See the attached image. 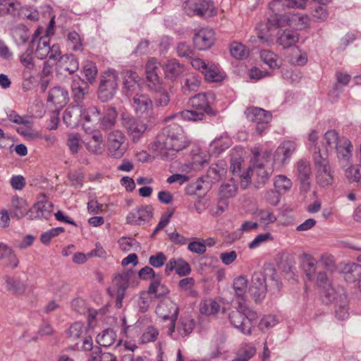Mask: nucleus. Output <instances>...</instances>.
<instances>
[{
    "label": "nucleus",
    "mask_w": 361,
    "mask_h": 361,
    "mask_svg": "<svg viewBox=\"0 0 361 361\" xmlns=\"http://www.w3.org/2000/svg\"><path fill=\"white\" fill-rule=\"evenodd\" d=\"M150 145L162 159H172L177 152L188 147V142L182 127L173 123L164 128Z\"/></svg>",
    "instance_id": "obj_1"
},
{
    "label": "nucleus",
    "mask_w": 361,
    "mask_h": 361,
    "mask_svg": "<svg viewBox=\"0 0 361 361\" xmlns=\"http://www.w3.org/2000/svg\"><path fill=\"white\" fill-rule=\"evenodd\" d=\"M215 99V94L212 92L200 93L191 97L189 100L190 105L194 110H184L174 114L165 118L168 122L173 119H183L188 121H199L204 118L205 114L212 116L215 114L211 107V104Z\"/></svg>",
    "instance_id": "obj_2"
},
{
    "label": "nucleus",
    "mask_w": 361,
    "mask_h": 361,
    "mask_svg": "<svg viewBox=\"0 0 361 361\" xmlns=\"http://www.w3.org/2000/svg\"><path fill=\"white\" fill-rule=\"evenodd\" d=\"M252 153V165L247 169L246 174L243 176L245 184L243 182L241 186L244 188L248 185L251 176L256 182V186L260 188L268 181L273 172L271 151L265 150L260 154L257 149H253Z\"/></svg>",
    "instance_id": "obj_3"
},
{
    "label": "nucleus",
    "mask_w": 361,
    "mask_h": 361,
    "mask_svg": "<svg viewBox=\"0 0 361 361\" xmlns=\"http://www.w3.org/2000/svg\"><path fill=\"white\" fill-rule=\"evenodd\" d=\"M323 145L326 151L335 149L337 161L341 169H345L353 163V145L345 137H340L334 130L325 133Z\"/></svg>",
    "instance_id": "obj_4"
},
{
    "label": "nucleus",
    "mask_w": 361,
    "mask_h": 361,
    "mask_svg": "<svg viewBox=\"0 0 361 361\" xmlns=\"http://www.w3.org/2000/svg\"><path fill=\"white\" fill-rule=\"evenodd\" d=\"M238 303L236 310L229 314V321L232 326L241 333L250 335L253 323L257 319V314L250 309L245 302L238 301Z\"/></svg>",
    "instance_id": "obj_5"
},
{
    "label": "nucleus",
    "mask_w": 361,
    "mask_h": 361,
    "mask_svg": "<svg viewBox=\"0 0 361 361\" xmlns=\"http://www.w3.org/2000/svg\"><path fill=\"white\" fill-rule=\"evenodd\" d=\"M169 306L171 310H173L171 314L163 315L164 320L169 319L171 321L170 327L167 332L168 335L175 340L188 336L194 329V319L188 316L181 317L176 325V321L178 315V307L173 302H171Z\"/></svg>",
    "instance_id": "obj_6"
},
{
    "label": "nucleus",
    "mask_w": 361,
    "mask_h": 361,
    "mask_svg": "<svg viewBox=\"0 0 361 361\" xmlns=\"http://www.w3.org/2000/svg\"><path fill=\"white\" fill-rule=\"evenodd\" d=\"M313 159L316 170L317 183L322 187L331 185L334 180L333 171L326 153L319 150L313 154Z\"/></svg>",
    "instance_id": "obj_7"
},
{
    "label": "nucleus",
    "mask_w": 361,
    "mask_h": 361,
    "mask_svg": "<svg viewBox=\"0 0 361 361\" xmlns=\"http://www.w3.org/2000/svg\"><path fill=\"white\" fill-rule=\"evenodd\" d=\"M316 283L321 289V295L324 298L325 302L338 301L343 295H346L343 287L336 286L324 271H319L317 274Z\"/></svg>",
    "instance_id": "obj_8"
},
{
    "label": "nucleus",
    "mask_w": 361,
    "mask_h": 361,
    "mask_svg": "<svg viewBox=\"0 0 361 361\" xmlns=\"http://www.w3.org/2000/svg\"><path fill=\"white\" fill-rule=\"evenodd\" d=\"M118 80L115 71L110 70L102 73L98 90V97L102 102H107L114 97L118 88Z\"/></svg>",
    "instance_id": "obj_9"
},
{
    "label": "nucleus",
    "mask_w": 361,
    "mask_h": 361,
    "mask_svg": "<svg viewBox=\"0 0 361 361\" xmlns=\"http://www.w3.org/2000/svg\"><path fill=\"white\" fill-rule=\"evenodd\" d=\"M183 10L189 16H208L216 14L213 1L210 0H187L183 4Z\"/></svg>",
    "instance_id": "obj_10"
},
{
    "label": "nucleus",
    "mask_w": 361,
    "mask_h": 361,
    "mask_svg": "<svg viewBox=\"0 0 361 361\" xmlns=\"http://www.w3.org/2000/svg\"><path fill=\"white\" fill-rule=\"evenodd\" d=\"M35 55L40 60L49 58V60H57L61 54L58 44L50 46V39L47 35H43L39 38L35 44Z\"/></svg>",
    "instance_id": "obj_11"
},
{
    "label": "nucleus",
    "mask_w": 361,
    "mask_h": 361,
    "mask_svg": "<svg viewBox=\"0 0 361 361\" xmlns=\"http://www.w3.org/2000/svg\"><path fill=\"white\" fill-rule=\"evenodd\" d=\"M121 123L134 142L139 141L147 130L142 121L129 115H121Z\"/></svg>",
    "instance_id": "obj_12"
},
{
    "label": "nucleus",
    "mask_w": 361,
    "mask_h": 361,
    "mask_svg": "<svg viewBox=\"0 0 361 361\" xmlns=\"http://www.w3.org/2000/svg\"><path fill=\"white\" fill-rule=\"evenodd\" d=\"M129 274L127 272H123L116 275L113 280V288L108 290L111 295L115 296L116 306L118 308L122 307L126 290L129 286Z\"/></svg>",
    "instance_id": "obj_13"
},
{
    "label": "nucleus",
    "mask_w": 361,
    "mask_h": 361,
    "mask_svg": "<svg viewBox=\"0 0 361 361\" xmlns=\"http://www.w3.org/2000/svg\"><path fill=\"white\" fill-rule=\"evenodd\" d=\"M297 149V144L292 140L283 142L273 155V164L278 166L286 165Z\"/></svg>",
    "instance_id": "obj_14"
},
{
    "label": "nucleus",
    "mask_w": 361,
    "mask_h": 361,
    "mask_svg": "<svg viewBox=\"0 0 361 361\" xmlns=\"http://www.w3.org/2000/svg\"><path fill=\"white\" fill-rule=\"evenodd\" d=\"M125 136L120 130L111 131L107 138V147L109 155L120 159L126 152L124 146Z\"/></svg>",
    "instance_id": "obj_15"
},
{
    "label": "nucleus",
    "mask_w": 361,
    "mask_h": 361,
    "mask_svg": "<svg viewBox=\"0 0 361 361\" xmlns=\"http://www.w3.org/2000/svg\"><path fill=\"white\" fill-rule=\"evenodd\" d=\"M279 26L289 25L298 30H304L310 25V18L307 15L288 13L277 18Z\"/></svg>",
    "instance_id": "obj_16"
},
{
    "label": "nucleus",
    "mask_w": 361,
    "mask_h": 361,
    "mask_svg": "<svg viewBox=\"0 0 361 361\" xmlns=\"http://www.w3.org/2000/svg\"><path fill=\"white\" fill-rule=\"evenodd\" d=\"M154 209L152 205H141L133 209L127 216L126 221L129 224L140 225L142 222L149 221L153 216Z\"/></svg>",
    "instance_id": "obj_17"
},
{
    "label": "nucleus",
    "mask_w": 361,
    "mask_h": 361,
    "mask_svg": "<svg viewBox=\"0 0 361 361\" xmlns=\"http://www.w3.org/2000/svg\"><path fill=\"white\" fill-rule=\"evenodd\" d=\"M214 42V32L209 27H203L197 30L193 37L195 47L199 50L209 49Z\"/></svg>",
    "instance_id": "obj_18"
},
{
    "label": "nucleus",
    "mask_w": 361,
    "mask_h": 361,
    "mask_svg": "<svg viewBox=\"0 0 361 361\" xmlns=\"http://www.w3.org/2000/svg\"><path fill=\"white\" fill-rule=\"evenodd\" d=\"M160 63L154 58L150 59L145 66L146 83L149 89H156L162 82L159 73Z\"/></svg>",
    "instance_id": "obj_19"
},
{
    "label": "nucleus",
    "mask_w": 361,
    "mask_h": 361,
    "mask_svg": "<svg viewBox=\"0 0 361 361\" xmlns=\"http://www.w3.org/2000/svg\"><path fill=\"white\" fill-rule=\"evenodd\" d=\"M249 291L256 302L264 299L267 293L265 279L261 273H255L252 277Z\"/></svg>",
    "instance_id": "obj_20"
},
{
    "label": "nucleus",
    "mask_w": 361,
    "mask_h": 361,
    "mask_svg": "<svg viewBox=\"0 0 361 361\" xmlns=\"http://www.w3.org/2000/svg\"><path fill=\"white\" fill-rule=\"evenodd\" d=\"M123 94L130 98L137 92L140 91V87L138 83V75L132 71H126L123 72Z\"/></svg>",
    "instance_id": "obj_21"
},
{
    "label": "nucleus",
    "mask_w": 361,
    "mask_h": 361,
    "mask_svg": "<svg viewBox=\"0 0 361 361\" xmlns=\"http://www.w3.org/2000/svg\"><path fill=\"white\" fill-rule=\"evenodd\" d=\"M343 271L345 280L361 291V265L354 262L348 263L343 267Z\"/></svg>",
    "instance_id": "obj_22"
},
{
    "label": "nucleus",
    "mask_w": 361,
    "mask_h": 361,
    "mask_svg": "<svg viewBox=\"0 0 361 361\" xmlns=\"http://www.w3.org/2000/svg\"><path fill=\"white\" fill-rule=\"evenodd\" d=\"M298 178L300 181L301 188L307 191L310 189L312 178V170L308 161L301 159L296 164Z\"/></svg>",
    "instance_id": "obj_23"
},
{
    "label": "nucleus",
    "mask_w": 361,
    "mask_h": 361,
    "mask_svg": "<svg viewBox=\"0 0 361 361\" xmlns=\"http://www.w3.org/2000/svg\"><path fill=\"white\" fill-rule=\"evenodd\" d=\"M174 270L180 276H188L191 272L190 264L182 258H172L166 263L164 270L166 275H170Z\"/></svg>",
    "instance_id": "obj_24"
},
{
    "label": "nucleus",
    "mask_w": 361,
    "mask_h": 361,
    "mask_svg": "<svg viewBox=\"0 0 361 361\" xmlns=\"http://www.w3.org/2000/svg\"><path fill=\"white\" fill-rule=\"evenodd\" d=\"M82 106L80 105L68 106L63 112V119L68 127L74 128L82 121Z\"/></svg>",
    "instance_id": "obj_25"
},
{
    "label": "nucleus",
    "mask_w": 361,
    "mask_h": 361,
    "mask_svg": "<svg viewBox=\"0 0 361 361\" xmlns=\"http://www.w3.org/2000/svg\"><path fill=\"white\" fill-rule=\"evenodd\" d=\"M53 209V204L47 200L38 201L34 206L29 209L30 219H49Z\"/></svg>",
    "instance_id": "obj_26"
},
{
    "label": "nucleus",
    "mask_w": 361,
    "mask_h": 361,
    "mask_svg": "<svg viewBox=\"0 0 361 361\" xmlns=\"http://www.w3.org/2000/svg\"><path fill=\"white\" fill-rule=\"evenodd\" d=\"M133 98V106L137 114H143L152 109L153 103L149 97L146 94L137 92L131 96Z\"/></svg>",
    "instance_id": "obj_27"
},
{
    "label": "nucleus",
    "mask_w": 361,
    "mask_h": 361,
    "mask_svg": "<svg viewBox=\"0 0 361 361\" xmlns=\"http://www.w3.org/2000/svg\"><path fill=\"white\" fill-rule=\"evenodd\" d=\"M27 206L28 204L25 199L18 195L13 196L11 200V216L18 219H21L26 216L29 217L30 212L29 210L26 211Z\"/></svg>",
    "instance_id": "obj_28"
},
{
    "label": "nucleus",
    "mask_w": 361,
    "mask_h": 361,
    "mask_svg": "<svg viewBox=\"0 0 361 361\" xmlns=\"http://www.w3.org/2000/svg\"><path fill=\"white\" fill-rule=\"evenodd\" d=\"M88 84L80 77L73 78L71 84V90L75 102L79 105L82 102L85 96L88 93Z\"/></svg>",
    "instance_id": "obj_29"
},
{
    "label": "nucleus",
    "mask_w": 361,
    "mask_h": 361,
    "mask_svg": "<svg viewBox=\"0 0 361 361\" xmlns=\"http://www.w3.org/2000/svg\"><path fill=\"white\" fill-rule=\"evenodd\" d=\"M245 114L249 121L255 123H269L272 118L269 111L255 106L247 108Z\"/></svg>",
    "instance_id": "obj_30"
},
{
    "label": "nucleus",
    "mask_w": 361,
    "mask_h": 361,
    "mask_svg": "<svg viewBox=\"0 0 361 361\" xmlns=\"http://www.w3.org/2000/svg\"><path fill=\"white\" fill-rule=\"evenodd\" d=\"M68 92L61 87H54L49 90L47 101L59 107L63 106L68 102Z\"/></svg>",
    "instance_id": "obj_31"
},
{
    "label": "nucleus",
    "mask_w": 361,
    "mask_h": 361,
    "mask_svg": "<svg viewBox=\"0 0 361 361\" xmlns=\"http://www.w3.org/2000/svg\"><path fill=\"white\" fill-rule=\"evenodd\" d=\"M306 0H272L269 3V8L273 12H279L284 8H304Z\"/></svg>",
    "instance_id": "obj_32"
},
{
    "label": "nucleus",
    "mask_w": 361,
    "mask_h": 361,
    "mask_svg": "<svg viewBox=\"0 0 361 361\" xmlns=\"http://www.w3.org/2000/svg\"><path fill=\"white\" fill-rule=\"evenodd\" d=\"M163 67L166 77L171 80L178 78L185 71L184 66L176 59L168 60Z\"/></svg>",
    "instance_id": "obj_33"
},
{
    "label": "nucleus",
    "mask_w": 361,
    "mask_h": 361,
    "mask_svg": "<svg viewBox=\"0 0 361 361\" xmlns=\"http://www.w3.org/2000/svg\"><path fill=\"white\" fill-rule=\"evenodd\" d=\"M318 261L309 254H303L302 257V267L309 280L316 279V269Z\"/></svg>",
    "instance_id": "obj_34"
},
{
    "label": "nucleus",
    "mask_w": 361,
    "mask_h": 361,
    "mask_svg": "<svg viewBox=\"0 0 361 361\" xmlns=\"http://www.w3.org/2000/svg\"><path fill=\"white\" fill-rule=\"evenodd\" d=\"M118 113L114 107H109L104 115L100 117V128L103 130H109L114 128L116 123Z\"/></svg>",
    "instance_id": "obj_35"
},
{
    "label": "nucleus",
    "mask_w": 361,
    "mask_h": 361,
    "mask_svg": "<svg viewBox=\"0 0 361 361\" xmlns=\"http://www.w3.org/2000/svg\"><path fill=\"white\" fill-rule=\"evenodd\" d=\"M103 136L98 130L91 133L90 138L85 143L86 148L89 152L94 154H101L103 151Z\"/></svg>",
    "instance_id": "obj_36"
},
{
    "label": "nucleus",
    "mask_w": 361,
    "mask_h": 361,
    "mask_svg": "<svg viewBox=\"0 0 361 361\" xmlns=\"http://www.w3.org/2000/svg\"><path fill=\"white\" fill-rule=\"evenodd\" d=\"M299 40L297 32L286 30L278 33L277 43L284 49H288L294 45Z\"/></svg>",
    "instance_id": "obj_37"
},
{
    "label": "nucleus",
    "mask_w": 361,
    "mask_h": 361,
    "mask_svg": "<svg viewBox=\"0 0 361 361\" xmlns=\"http://www.w3.org/2000/svg\"><path fill=\"white\" fill-rule=\"evenodd\" d=\"M57 60L60 67L70 74L75 73L79 68V62L73 54L60 55Z\"/></svg>",
    "instance_id": "obj_38"
},
{
    "label": "nucleus",
    "mask_w": 361,
    "mask_h": 361,
    "mask_svg": "<svg viewBox=\"0 0 361 361\" xmlns=\"http://www.w3.org/2000/svg\"><path fill=\"white\" fill-rule=\"evenodd\" d=\"M203 75L206 80L212 82H221L224 80L225 75L220 68L212 62H209L207 68L204 70Z\"/></svg>",
    "instance_id": "obj_39"
},
{
    "label": "nucleus",
    "mask_w": 361,
    "mask_h": 361,
    "mask_svg": "<svg viewBox=\"0 0 361 361\" xmlns=\"http://www.w3.org/2000/svg\"><path fill=\"white\" fill-rule=\"evenodd\" d=\"M161 276L157 274V278H154L149 286L147 291L155 298L165 296L169 292L168 288L161 283Z\"/></svg>",
    "instance_id": "obj_40"
},
{
    "label": "nucleus",
    "mask_w": 361,
    "mask_h": 361,
    "mask_svg": "<svg viewBox=\"0 0 361 361\" xmlns=\"http://www.w3.org/2000/svg\"><path fill=\"white\" fill-rule=\"evenodd\" d=\"M233 288L235 296L242 302H245V294L247 290V279L243 276H239L233 280Z\"/></svg>",
    "instance_id": "obj_41"
},
{
    "label": "nucleus",
    "mask_w": 361,
    "mask_h": 361,
    "mask_svg": "<svg viewBox=\"0 0 361 361\" xmlns=\"http://www.w3.org/2000/svg\"><path fill=\"white\" fill-rule=\"evenodd\" d=\"M99 115V110L96 106H90L87 109L82 108V121H85L83 128L87 133V130H90V127L87 124L98 121Z\"/></svg>",
    "instance_id": "obj_42"
},
{
    "label": "nucleus",
    "mask_w": 361,
    "mask_h": 361,
    "mask_svg": "<svg viewBox=\"0 0 361 361\" xmlns=\"http://www.w3.org/2000/svg\"><path fill=\"white\" fill-rule=\"evenodd\" d=\"M226 164L224 161H220L216 164H212L208 169L207 176L211 182H217L226 173Z\"/></svg>",
    "instance_id": "obj_43"
},
{
    "label": "nucleus",
    "mask_w": 361,
    "mask_h": 361,
    "mask_svg": "<svg viewBox=\"0 0 361 361\" xmlns=\"http://www.w3.org/2000/svg\"><path fill=\"white\" fill-rule=\"evenodd\" d=\"M116 340V334L112 329H106L99 333L97 336V343L103 347H109Z\"/></svg>",
    "instance_id": "obj_44"
},
{
    "label": "nucleus",
    "mask_w": 361,
    "mask_h": 361,
    "mask_svg": "<svg viewBox=\"0 0 361 361\" xmlns=\"http://www.w3.org/2000/svg\"><path fill=\"white\" fill-rule=\"evenodd\" d=\"M231 145L228 136L223 135L214 139L210 144V150L215 154H219L228 149Z\"/></svg>",
    "instance_id": "obj_45"
},
{
    "label": "nucleus",
    "mask_w": 361,
    "mask_h": 361,
    "mask_svg": "<svg viewBox=\"0 0 361 361\" xmlns=\"http://www.w3.org/2000/svg\"><path fill=\"white\" fill-rule=\"evenodd\" d=\"M154 92V100L157 106H166L169 104L170 98L167 91L163 87L162 82L156 89H149Z\"/></svg>",
    "instance_id": "obj_46"
},
{
    "label": "nucleus",
    "mask_w": 361,
    "mask_h": 361,
    "mask_svg": "<svg viewBox=\"0 0 361 361\" xmlns=\"http://www.w3.org/2000/svg\"><path fill=\"white\" fill-rule=\"evenodd\" d=\"M220 309V305L211 298L202 300L200 303V312L202 314L212 315L216 314Z\"/></svg>",
    "instance_id": "obj_47"
},
{
    "label": "nucleus",
    "mask_w": 361,
    "mask_h": 361,
    "mask_svg": "<svg viewBox=\"0 0 361 361\" xmlns=\"http://www.w3.org/2000/svg\"><path fill=\"white\" fill-rule=\"evenodd\" d=\"M14 41L18 45H24L30 39V33L24 25H18L12 30Z\"/></svg>",
    "instance_id": "obj_48"
},
{
    "label": "nucleus",
    "mask_w": 361,
    "mask_h": 361,
    "mask_svg": "<svg viewBox=\"0 0 361 361\" xmlns=\"http://www.w3.org/2000/svg\"><path fill=\"white\" fill-rule=\"evenodd\" d=\"M344 171L345 176L352 182L357 183L361 186V163L359 164L353 165V163L345 169Z\"/></svg>",
    "instance_id": "obj_49"
},
{
    "label": "nucleus",
    "mask_w": 361,
    "mask_h": 361,
    "mask_svg": "<svg viewBox=\"0 0 361 361\" xmlns=\"http://www.w3.org/2000/svg\"><path fill=\"white\" fill-rule=\"evenodd\" d=\"M20 8V4L11 0H0V16L6 14L15 16Z\"/></svg>",
    "instance_id": "obj_50"
},
{
    "label": "nucleus",
    "mask_w": 361,
    "mask_h": 361,
    "mask_svg": "<svg viewBox=\"0 0 361 361\" xmlns=\"http://www.w3.org/2000/svg\"><path fill=\"white\" fill-rule=\"evenodd\" d=\"M260 57L263 62L271 68H278L281 66V61L278 55L270 50H262L260 52Z\"/></svg>",
    "instance_id": "obj_51"
},
{
    "label": "nucleus",
    "mask_w": 361,
    "mask_h": 361,
    "mask_svg": "<svg viewBox=\"0 0 361 361\" xmlns=\"http://www.w3.org/2000/svg\"><path fill=\"white\" fill-rule=\"evenodd\" d=\"M87 331V329L85 324L78 322L71 324L66 333L70 338L75 341L82 337Z\"/></svg>",
    "instance_id": "obj_52"
},
{
    "label": "nucleus",
    "mask_w": 361,
    "mask_h": 361,
    "mask_svg": "<svg viewBox=\"0 0 361 361\" xmlns=\"http://www.w3.org/2000/svg\"><path fill=\"white\" fill-rule=\"evenodd\" d=\"M237 192V186L234 178H231L228 183L222 184L220 187L219 193L222 198L233 197Z\"/></svg>",
    "instance_id": "obj_53"
},
{
    "label": "nucleus",
    "mask_w": 361,
    "mask_h": 361,
    "mask_svg": "<svg viewBox=\"0 0 361 361\" xmlns=\"http://www.w3.org/2000/svg\"><path fill=\"white\" fill-rule=\"evenodd\" d=\"M230 52L237 59H244L249 55V50L243 44L236 42L230 45Z\"/></svg>",
    "instance_id": "obj_54"
},
{
    "label": "nucleus",
    "mask_w": 361,
    "mask_h": 361,
    "mask_svg": "<svg viewBox=\"0 0 361 361\" xmlns=\"http://www.w3.org/2000/svg\"><path fill=\"white\" fill-rule=\"evenodd\" d=\"M347 295H342L341 299L337 301L336 317L340 320H344L348 317Z\"/></svg>",
    "instance_id": "obj_55"
},
{
    "label": "nucleus",
    "mask_w": 361,
    "mask_h": 361,
    "mask_svg": "<svg viewBox=\"0 0 361 361\" xmlns=\"http://www.w3.org/2000/svg\"><path fill=\"white\" fill-rule=\"evenodd\" d=\"M274 186L276 191L287 192L292 187V181L288 178L286 176L279 175L275 177Z\"/></svg>",
    "instance_id": "obj_56"
},
{
    "label": "nucleus",
    "mask_w": 361,
    "mask_h": 361,
    "mask_svg": "<svg viewBox=\"0 0 361 361\" xmlns=\"http://www.w3.org/2000/svg\"><path fill=\"white\" fill-rule=\"evenodd\" d=\"M67 37L72 50L75 51H82L83 44L81 37L78 32L75 31L69 32Z\"/></svg>",
    "instance_id": "obj_57"
},
{
    "label": "nucleus",
    "mask_w": 361,
    "mask_h": 361,
    "mask_svg": "<svg viewBox=\"0 0 361 361\" xmlns=\"http://www.w3.org/2000/svg\"><path fill=\"white\" fill-rule=\"evenodd\" d=\"M255 348L251 345H245L238 351L237 357L233 361H248L255 354Z\"/></svg>",
    "instance_id": "obj_58"
},
{
    "label": "nucleus",
    "mask_w": 361,
    "mask_h": 361,
    "mask_svg": "<svg viewBox=\"0 0 361 361\" xmlns=\"http://www.w3.org/2000/svg\"><path fill=\"white\" fill-rule=\"evenodd\" d=\"M200 82H201V80L197 76H196L195 75H189L185 78V79L184 80L183 89L185 92V91H189V92L197 91L200 85Z\"/></svg>",
    "instance_id": "obj_59"
},
{
    "label": "nucleus",
    "mask_w": 361,
    "mask_h": 361,
    "mask_svg": "<svg viewBox=\"0 0 361 361\" xmlns=\"http://www.w3.org/2000/svg\"><path fill=\"white\" fill-rule=\"evenodd\" d=\"M152 295L148 291H142L140 293L137 300L138 307L142 312H146L152 301Z\"/></svg>",
    "instance_id": "obj_60"
},
{
    "label": "nucleus",
    "mask_w": 361,
    "mask_h": 361,
    "mask_svg": "<svg viewBox=\"0 0 361 361\" xmlns=\"http://www.w3.org/2000/svg\"><path fill=\"white\" fill-rule=\"evenodd\" d=\"M33 50L34 47L30 46L20 56V63L28 70H32L35 67L32 56Z\"/></svg>",
    "instance_id": "obj_61"
},
{
    "label": "nucleus",
    "mask_w": 361,
    "mask_h": 361,
    "mask_svg": "<svg viewBox=\"0 0 361 361\" xmlns=\"http://www.w3.org/2000/svg\"><path fill=\"white\" fill-rule=\"evenodd\" d=\"M257 216L260 221L264 224L274 223L277 218L271 209H261L257 212Z\"/></svg>",
    "instance_id": "obj_62"
},
{
    "label": "nucleus",
    "mask_w": 361,
    "mask_h": 361,
    "mask_svg": "<svg viewBox=\"0 0 361 361\" xmlns=\"http://www.w3.org/2000/svg\"><path fill=\"white\" fill-rule=\"evenodd\" d=\"M159 335V331L157 328L149 326L144 331L140 340L142 343H147L157 340Z\"/></svg>",
    "instance_id": "obj_63"
},
{
    "label": "nucleus",
    "mask_w": 361,
    "mask_h": 361,
    "mask_svg": "<svg viewBox=\"0 0 361 361\" xmlns=\"http://www.w3.org/2000/svg\"><path fill=\"white\" fill-rule=\"evenodd\" d=\"M80 137L78 133H71L68 135L67 145L73 154H77L80 149Z\"/></svg>",
    "instance_id": "obj_64"
}]
</instances>
